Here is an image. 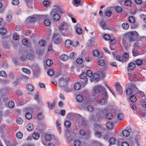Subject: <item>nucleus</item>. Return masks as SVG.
<instances>
[{
  "label": "nucleus",
  "mask_w": 146,
  "mask_h": 146,
  "mask_svg": "<svg viewBox=\"0 0 146 146\" xmlns=\"http://www.w3.org/2000/svg\"><path fill=\"white\" fill-rule=\"evenodd\" d=\"M123 36L128 42L131 44L137 40L139 35L136 31H130L125 33Z\"/></svg>",
  "instance_id": "f257e3e1"
},
{
  "label": "nucleus",
  "mask_w": 146,
  "mask_h": 146,
  "mask_svg": "<svg viewBox=\"0 0 146 146\" xmlns=\"http://www.w3.org/2000/svg\"><path fill=\"white\" fill-rule=\"evenodd\" d=\"M59 29L62 36H68L70 33L68 31L69 26L66 23L62 22L59 27Z\"/></svg>",
  "instance_id": "f03ea898"
},
{
  "label": "nucleus",
  "mask_w": 146,
  "mask_h": 146,
  "mask_svg": "<svg viewBox=\"0 0 146 146\" xmlns=\"http://www.w3.org/2000/svg\"><path fill=\"white\" fill-rule=\"evenodd\" d=\"M127 87L125 91V93L127 95H131L133 93L135 94L138 92V89L133 84H128Z\"/></svg>",
  "instance_id": "7ed1b4c3"
},
{
  "label": "nucleus",
  "mask_w": 146,
  "mask_h": 146,
  "mask_svg": "<svg viewBox=\"0 0 146 146\" xmlns=\"http://www.w3.org/2000/svg\"><path fill=\"white\" fill-rule=\"evenodd\" d=\"M52 39L55 43L57 45H60L63 41L62 38L58 33H54Z\"/></svg>",
  "instance_id": "20e7f679"
},
{
  "label": "nucleus",
  "mask_w": 146,
  "mask_h": 146,
  "mask_svg": "<svg viewBox=\"0 0 146 146\" xmlns=\"http://www.w3.org/2000/svg\"><path fill=\"white\" fill-rule=\"evenodd\" d=\"M65 135L66 139H68L70 137L72 138H75L76 137V135L74 130L67 129L65 130Z\"/></svg>",
  "instance_id": "39448f33"
},
{
  "label": "nucleus",
  "mask_w": 146,
  "mask_h": 146,
  "mask_svg": "<svg viewBox=\"0 0 146 146\" xmlns=\"http://www.w3.org/2000/svg\"><path fill=\"white\" fill-rule=\"evenodd\" d=\"M81 79L80 82L82 85H85L86 84L88 81L87 76L85 72H82L80 75Z\"/></svg>",
  "instance_id": "423d86ee"
},
{
  "label": "nucleus",
  "mask_w": 146,
  "mask_h": 146,
  "mask_svg": "<svg viewBox=\"0 0 146 146\" xmlns=\"http://www.w3.org/2000/svg\"><path fill=\"white\" fill-rule=\"evenodd\" d=\"M69 78H64V77H61L59 79V82L60 85L62 86H64L68 84L69 82Z\"/></svg>",
  "instance_id": "0eeeda50"
},
{
  "label": "nucleus",
  "mask_w": 146,
  "mask_h": 146,
  "mask_svg": "<svg viewBox=\"0 0 146 146\" xmlns=\"http://www.w3.org/2000/svg\"><path fill=\"white\" fill-rule=\"evenodd\" d=\"M43 15L33 16L30 17V20L31 22L34 23L37 20L40 21L41 20V18H42Z\"/></svg>",
  "instance_id": "6e6552de"
},
{
  "label": "nucleus",
  "mask_w": 146,
  "mask_h": 146,
  "mask_svg": "<svg viewBox=\"0 0 146 146\" xmlns=\"http://www.w3.org/2000/svg\"><path fill=\"white\" fill-rule=\"evenodd\" d=\"M116 91L119 94H121L123 93L122 88L119 82H117L115 84Z\"/></svg>",
  "instance_id": "1a4fd4ad"
},
{
  "label": "nucleus",
  "mask_w": 146,
  "mask_h": 146,
  "mask_svg": "<svg viewBox=\"0 0 146 146\" xmlns=\"http://www.w3.org/2000/svg\"><path fill=\"white\" fill-rule=\"evenodd\" d=\"M50 15V16L52 15L54 21H58L60 19V16L58 13H52V12H51Z\"/></svg>",
  "instance_id": "9d476101"
},
{
  "label": "nucleus",
  "mask_w": 146,
  "mask_h": 146,
  "mask_svg": "<svg viewBox=\"0 0 146 146\" xmlns=\"http://www.w3.org/2000/svg\"><path fill=\"white\" fill-rule=\"evenodd\" d=\"M102 87L103 86H102L101 85H97L94 86V92L96 94L99 93L101 90L103 89Z\"/></svg>",
  "instance_id": "9b49d317"
},
{
  "label": "nucleus",
  "mask_w": 146,
  "mask_h": 146,
  "mask_svg": "<svg viewBox=\"0 0 146 146\" xmlns=\"http://www.w3.org/2000/svg\"><path fill=\"white\" fill-rule=\"evenodd\" d=\"M94 127L95 129H99L102 130H104L105 129L103 127V126L100 124H98L97 123H94Z\"/></svg>",
  "instance_id": "f8f14e48"
},
{
  "label": "nucleus",
  "mask_w": 146,
  "mask_h": 146,
  "mask_svg": "<svg viewBox=\"0 0 146 146\" xmlns=\"http://www.w3.org/2000/svg\"><path fill=\"white\" fill-rule=\"evenodd\" d=\"M135 64L131 62L128 65L127 67V70L128 72L130 71L131 70H133L135 68Z\"/></svg>",
  "instance_id": "ddd939ff"
},
{
  "label": "nucleus",
  "mask_w": 146,
  "mask_h": 146,
  "mask_svg": "<svg viewBox=\"0 0 146 146\" xmlns=\"http://www.w3.org/2000/svg\"><path fill=\"white\" fill-rule=\"evenodd\" d=\"M107 68V66H105L104 69H103L100 71V74L101 77L104 78L105 77L106 75L104 71L106 70Z\"/></svg>",
  "instance_id": "4468645a"
},
{
  "label": "nucleus",
  "mask_w": 146,
  "mask_h": 146,
  "mask_svg": "<svg viewBox=\"0 0 146 146\" xmlns=\"http://www.w3.org/2000/svg\"><path fill=\"white\" fill-rule=\"evenodd\" d=\"M61 9L58 6H55L54 8L53 9L51 12L52 13H58L61 12Z\"/></svg>",
  "instance_id": "2eb2a0df"
},
{
  "label": "nucleus",
  "mask_w": 146,
  "mask_h": 146,
  "mask_svg": "<svg viewBox=\"0 0 146 146\" xmlns=\"http://www.w3.org/2000/svg\"><path fill=\"white\" fill-rule=\"evenodd\" d=\"M100 25L102 28L104 30L107 29V26L106 23L103 21H101L100 22Z\"/></svg>",
  "instance_id": "dca6fc26"
},
{
  "label": "nucleus",
  "mask_w": 146,
  "mask_h": 146,
  "mask_svg": "<svg viewBox=\"0 0 146 146\" xmlns=\"http://www.w3.org/2000/svg\"><path fill=\"white\" fill-rule=\"evenodd\" d=\"M34 126L32 123L28 124L26 126V128L29 131H31L34 129Z\"/></svg>",
  "instance_id": "f3484780"
},
{
  "label": "nucleus",
  "mask_w": 146,
  "mask_h": 146,
  "mask_svg": "<svg viewBox=\"0 0 146 146\" xmlns=\"http://www.w3.org/2000/svg\"><path fill=\"white\" fill-rule=\"evenodd\" d=\"M60 58L62 60L66 61L68 59V57L66 54H63L60 56Z\"/></svg>",
  "instance_id": "a211bd4d"
},
{
  "label": "nucleus",
  "mask_w": 146,
  "mask_h": 146,
  "mask_svg": "<svg viewBox=\"0 0 146 146\" xmlns=\"http://www.w3.org/2000/svg\"><path fill=\"white\" fill-rule=\"evenodd\" d=\"M56 103L55 100L51 104H50L49 102H47L48 107L50 110L54 108Z\"/></svg>",
  "instance_id": "6ab92c4d"
},
{
  "label": "nucleus",
  "mask_w": 146,
  "mask_h": 146,
  "mask_svg": "<svg viewBox=\"0 0 146 146\" xmlns=\"http://www.w3.org/2000/svg\"><path fill=\"white\" fill-rule=\"evenodd\" d=\"M106 127L108 129H111L113 127V124L110 122H107L106 124Z\"/></svg>",
  "instance_id": "aec40b11"
},
{
  "label": "nucleus",
  "mask_w": 146,
  "mask_h": 146,
  "mask_svg": "<svg viewBox=\"0 0 146 146\" xmlns=\"http://www.w3.org/2000/svg\"><path fill=\"white\" fill-rule=\"evenodd\" d=\"M72 42L70 39L66 40L65 42V45L67 48L69 47L72 44Z\"/></svg>",
  "instance_id": "412c9836"
},
{
  "label": "nucleus",
  "mask_w": 146,
  "mask_h": 146,
  "mask_svg": "<svg viewBox=\"0 0 146 146\" xmlns=\"http://www.w3.org/2000/svg\"><path fill=\"white\" fill-rule=\"evenodd\" d=\"M26 88L27 90L29 91H32L34 90L33 86L30 84H27Z\"/></svg>",
  "instance_id": "4be33fe9"
},
{
  "label": "nucleus",
  "mask_w": 146,
  "mask_h": 146,
  "mask_svg": "<svg viewBox=\"0 0 146 146\" xmlns=\"http://www.w3.org/2000/svg\"><path fill=\"white\" fill-rule=\"evenodd\" d=\"M122 133L123 136L125 137H128L129 135V132L127 130H123Z\"/></svg>",
  "instance_id": "5701e85b"
},
{
  "label": "nucleus",
  "mask_w": 146,
  "mask_h": 146,
  "mask_svg": "<svg viewBox=\"0 0 146 146\" xmlns=\"http://www.w3.org/2000/svg\"><path fill=\"white\" fill-rule=\"evenodd\" d=\"M76 54L74 52H72L69 55V57L70 59L74 60L76 58Z\"/></svg>",
  "instance_id": "b1692460"
},
{
  "label": "nucleus",
  "mask_w": 146,
  "mask_h": 146,
  "mask_svg": "<svg viewBox=\"0 0 146 146\" xmlns=\"http://www.w3.org/2000/svg\"><path fill=\"white\" fill-rule=\"evenodd\" d=\"M74 88L76 90H79L81 88V85L79 83H76L74 84Z\"/></svg>",
  "instance_id": "393cba45"
},
{
  "label": "nucleus",
  "mask_w": 146,
  "mask_h": 146,
  "mask_svg": "<svg viewBox=\"0 0 146 146\" xmlns=\"http://www.w3.org/2000/svg\"><path fill=\"white\" fill-rule=\"evenodd\" d=\"M121 26L123 29L125 30H127L129 27V24L127 23H123Z\"/></svg>",
  "instance_id": "a878e982"
},
{
  "label": "nucleus",
  "mask_w": 146,
  "mask_h": 146,
  "mask_svg": "<svg viewBox=\"0 0 146 146\" xmlns=\"http://www.w3.org/2000/svg\"><path fill=\"white\" fill-rule=\"evenodd\" d=\"M7 33V29L4 27L1 28L0 29V34L2 35H5Z\"/></svg>",
  "instance_id": "bb28decb"
},
{
  "label": "nucleus",
  "mask_w": 146,
  "mask_h": 146,
  "mask_svg": "<svg viewBox=\"0 0 146 146\" xmlns=\"http://www.w3.org/2000/svg\"><path fill=\"white\" fill-rule=\"evenodd\" d=\"M44 137L45 140L47 141H50L52 139L51 135L50 134H46L45 135Z\"/></svg>",
  "instance_id": "cd10ccee"
},
{
  "label": "nucleus",
  "mask_w": 146,
  "mask_h": 146,
  "mask_svg": "<svg viewBox=\"0 0 146 146\" xmlns=\"http://www.w3.org/2000/svg\"><path fill=\"white\" fill-rule=\"evenodd\" d=\"M135 62L137 65L140 66L143 64V61L142 60L140 59H137L135 61Z\"/></svg>",
  "instance_id": "c85d7f7f"
},
{
  "label": "nucleus",
  "mask_w": 146,
  "mask_h": 146,
  "mask_svg": "<svg viewBox=\"0 0 146 146\" xmlns=\"http://www.w3.org/2000/svg\"><path fill=\"white\" fill-rule=\"evenodd\" d=\"M109 142L110 145L115 144L116 142V139L113 137H111L110 139L109 140Z\"/></svg>",
  "instance_id": "c756f323"
},
{
  "label": "nucleus",
  "mask_w": 146,
  "mask_h": 146,
  "mask_svg": "<svg viewBox=\"0 0 146 146\" xmlns=\"http://www.w3.org/2000/svg\"><path fill=\"white\" fill-rule=\"evenodd\" d=\"M40 135L39 134L36 132H34L32 135L33 138L35 139H37L39 137Z\"/></svg>",
  "instance_id": "7c9ffc66"
},
{
  "label": "nucleus",
  "mask_w": 146,
  "mask_h": 146,
  "mask_svg": "<svg viewBox=\"0 0 146 146\" xmlns=\"http://www.w3.org/2000/svg\"><path fill=\"white\" fill-rule=\"evenodd\" d=\"M117 117L118 120L119 121L122 120L124 117L123 114L121 113H119L117 115Z\"/></svg>",
  "instance_id": "2f4dec72"
},
{
  "label": "nucleus",
  "mask_w": 146,
  "mask_h": 146,
  "mask_svg": "<svg viewBox=\"0 0 146 146\" xmlns=\"http://www.w3.org/2000/svg\"><path fill=\"white\" fill-rule=\"evenodd\" d=\"M74 144L75 146H80L81 142L79 140L76 139L74 141Z\"/></svg>",
  "instance_id": "473e14b6"
},
{
  "label": "nucleus",
  "mask_w": 146,
  "mask_h": 146,
  "mask_svg": "<svg viewBox=\"0 0 146 146\" xmlns=\"http://www.w3.org/2000/svg\"><path fill=\"white\" fill-rule=\"evenodd\" d=\"M25 116L26 118L29 120L32 117L31 114L28 112H27L26 113Z\"/></svg>",
  "instance_id": "72a5a7b5"
},
{
  "label": "nucleus",
  "mask_w": 146,
  "mask_h": 146,
  "mask_svg": "<svg viewBox=\"0 0 146 146\" xmlns=\"http://www.w3.org/2000/svg\"><path fill=\"white\" fill-rule=\"evenodd\" d=\"M16 122L18 124H21L23 123V120L20 117H18L16 120Z\"/></svg>",
  "instance_id": "f704fd0d"
},
{
  "label": "nucleus",
  "mask_w": 146,
  "mask_h": 146,
  "mask_svg": "<svg viewBox=\"0 0 146 146\" xmlns=\"http://www.w3.org/2000/svg\"><path fill=\"white\" fill-rule=\"evenodd\" d=\"M93 146H103L102 144L98 141H94L92 142Z\"/></svg>",
  "instance_id": "c9c22d12"
},
{
  "label": "nucleus",
  "mask_w": 146,
  "mask_h": 146,
  "mask_svg": "<svg viewBox=\"0 0 146 146\" xmlns=\"http://www.w3.org/2000/svg\"><path fill=\"white\" fill-rule=\"evenodd\" d=\"M77 100L79 102H82L83 100V96L81 95H78L76 97Z\"/></svg>",
  "instance_id": "e433bc0d"
},
{
  "label": "nucleus",
  "mask_w": 146,
  "mask_h": 146,
  "mask_svg": "<svg viewBox=\"0 0 146 146\" xmlns=\"http://www.w3.org/2000/svg\"><path fill=\"white\" fill-rule=\"evenodd\" d=\"M87 109L88 111L92 112L94 111V108L93 106L92 107L91 105H89L87 106Z\"/></svg>",
  "instance_id": "4c0bfd02"
},
{
  "label": "nucleus",
  "mask_w": 146,
  "mask_h": 146,
  "mask_svg": "<svg viewBox=\"0 0 146 146\" xmlns=\"http://www.w3.org/2000/svg\"><path fill=\"white\" fill-rule=\"evenodd\" d=\"M106 118L108 119H111L113 117V116L111 113H108L106 115Z\"/></svg>",
  "instance_id": "58836bf2"
},
{
  "label": "nucleus",
  "mask_w": 146,
  "mask_h": 146,
  "mask_svg": "<svg viewBox=\"0 0 146 146\" xmlns=\"http://www.w3.org/2000/svg\"><path fill=\"white\" fill-rule=\"evenodd\" d=\"M102 94L104 97L106 98H108V94L107 91H106V90L105 88H104V89L102 91Z\"/></svg>",
  "instance_id": "ea45409f"
},
{
  "label": "nucleus",
  "mask_w": 146,
  "mask_h": 146,
  "mask_svg": "<svg viewBox=\"0 0 146 146\" xmlns=\"http://www.w3.org/2000/svg\"><path fill=\"white\" fill-rule=\"evenodd\" d=\"M22 42L23 45L27 46H28L29 44L28 40L26 38L23 39L22 41Z\"/></svg>",
  "instance_id": "a19ab883"
},
{
  "label": "nucleus",
  "mask_w": 146,
  "mask_h": 146,
  "mask_svg": "<svg viewBox=\"0 0 146 146\" xmlns=\"http://www.w3.org/2000/svg\"><path fill=\"white\" fill-rule=\"evenodd\" d=\"M44 118V116L42 113H40L38 114L36 116V119L38 120H41Z\"/></svg>",
  "instance_id": "79ce46f5"
},
{
  "label": "nucleus",
  "mask_w": 146,
  "mask_h": 146,
  "mask_svg": "<svg viewBox=\"0 0 146 146\" xmlns=\"http://www.w3.org/2000/svg\"><path fill=\"white\" fill-rule=\"evenodd\" d=\"M43 5L44 7H47L50 6V1L48 0H44L43 2Z\"/></svg>",
  "instance_id": "37998d69"
},
{
  "label": "nucleus",
  "mask_w": 146,
  "mask_h": 146,
  "mask_svg": "<svg viewBox=\"0 0 146 146\" xmlns=\"http://www.w3.org/2000/svg\"><path fill=\"white\" fill-rule=\"evenodd\" d=\"M22 71L25 73L28 74H30L31 73V72L30 70L25 68H23L22 69Z\"/></svg>",
  "instance_id": "c03bdc74"
},
{
  "label": "nucleus",
  "mask_w": 146,
  "mask_h": 146,
  "mask_svg": "<svg viewBox=\"0 0 146 146\" xmlns=\"http://www.w3.org/2000/svg\"><path fill=\"white\" fill-rule=\"evenodd\" d=\"M129 22L132 23H134L135 22V20L134 17L132 16H130L128 19Z\"/></svg>",
  "instance_id": "a18cd8bd"
},
{
  "label": "nucleus",
  "mask_w": 146,
  "mask_h": 146,
  "mask_svg": "<svg viewBox=\"0 0 146 146\" xmlns=\"http://www.w3.org/2000/svg\"><path fill=\"white\" fill-rule=\"evenodd\" d=\"M137 113H138L139 115L141 117H145L146 116V114L144 112L141 113L140 111H137Z\"/></svg>",
  "instance_id": "49530a36"
},
{
  "label": "nucleus",
  "mask_w": 146,
  "mask_h": 146,
  "mask_svg": "<svg viewBox=\"0 0 146 146\" xmlns=\"http://www.w3.org/2000/svg\"><path fill=\"white\" fill-rule=\"evenodd\" d=\"M46 63L47 66H50L52 65L53 62L51 60L48 59L46 61Z\"/></svg>",
  "instance_id": "de8ad7c7"
},
{
  "label": "nucleus",
  "mask_w": 146,
  "mask_h": 146,
  "mask_svg": "<svg viewBox=\"0 0 146 146\" xmlns=\"http://www.w3.org/2000/svg\"><path fill=\"white\" fill-rule=\"evenodd\" d=\"M47 74L49 76H52L54 74V71L52 69L49 70L48 71Z\"/></svg>",
  "instance_id": "09e8293b"
},
{
  "label": "nucleus",
  "mask_w": 146,
  "mask_h": 146,
  "mask_svg": "<svg viewBox=\"0 0 146 146\" xmlns=\"http://www.w3.org/2000/svg\"><path fill=\"white\" fill-rule=\"evenodd\" d=\"M131 101L132 102H135L137 100L136 97L134 95H132L130 98Z\"/></svg>",
  "instance_id": "8fccbe9b"
},
{
  "label": "nucleus",
  "mask_w": 146,
  "mask_h": 146,
  "mask_svg": "<svg viewBox=\"0 0 146 146\" xmlns=\"http://www.w3.org/2000/svg\"><path fill=\"white\" fill-rule=\"evenodd\" d=\"M92 53L94 56L95 57H98L100 53L98 50H93Z\"/></svg>",
  "instance_id": "3c124183"
},
{
  "label": "nucleus",
  "mask_w": 146,
  "mask_h": 146,
  "mask_svg": "<svg viewBox=\"0 0 146 146\" xmlns=\"http://www.w3.org/2000/svg\"><path fill=\"white\" fill-rule=\"evenodd\" d=\"M116 60L118 61H121L122 62H124L123 60V57L120 55H118L116 56Z\"/></svg>",
  "instance_id": "603ef678"
},
{
  "label": "nucleus",
  "mask_w": 146,
  "mask_h": 146,
  "mask_svg": "<svg viewBox=\"0 0 146 146\" xmlns=\"http://www.w3.org/2000/svg\"><path fill=\"white\" fill-rule=\"evenodd\" d=\"M44 24L46 26H49L50 23V21L49 19H45L44 22Z\"/></svg>",
  "instance_id": "864d4df0"
},
{
  "label": "nucleus",
  "mask_w": 146,
  "mask_h": 146,
  "mask_svg": "<svg viewBox=\"0 0 146 146\" xmlns=\"http://www.w3.org/2000/svg\"><path fill=\"white\" fill-rule=\"evenodd\" d=\"M8 105L9 108H12L14 107V104L13 101H10L8 102Z\"/></svg>",
  "instance_id": "5fc2aeb1"
},
{
  "label": "nucleus",
  "mask_w": 146,
  "mask_h": 146,
  "mask_svg": "<svg viewBox=\"0 0 146 146\" xmlns=\"http://www.w3.org/2000/svg\"><path fill=\"white\" fill-rule=\"evenodd\" d=\"M100 104L102 105L106 104L107 103V100L104 98H102L100 100Z\"/></svg>",
  "instance_id": "6e6d98bb"
},
{
  "label": "nucleus",
  "mask_w": 146,
  "mask_h": 146,
  "mask_svg": "<svg viewBox=\"0 0 146 146\" xmlns=\"http://www.w3.org/2000/svg\"><path fill=\"white\" fill-rule=\"evenodd\" d=\"M64 125L66 127H70L71 126V123L69 121H66L64 122Z\"/></svg>",
  "instance_id": "4d7b16f0"
},
{
  "label": "nucleus",
  "mask_w": 146,
  "mask_h": 146,
  "mask_svg": "<svg viewBox=\"0 0 146 146\" xmlns=\"http://www.w3.org/2000/svg\"><path fill=\"white\" fill-rule=\"evenodd\" d=\"M0 76L3 77H7V74L5 71H0Z\"/></svg>",
  "instance_id": "13d9d810"
},
{
  "label": "nucleus",
  "mask_w": 146,
  "mask_h": 146,
  "mask_svg": "<svg viewBox=\"0 0 146 146\" xmlns=\"http://www.w3.org/2000/svg\"><path fill=\"white\" fill-rule=\"evenodd\" d=\"M115 10L117 13H120L122 11V8L119 6H116L115 7Z\"/></svg>",
  "instance_id": "bf43d9fd"
},
{
  "label": "nucleus",
  "mask_w": 146,
  "mask_h": 146,
  "mask_svg": "<svg viewBox=\"0 0 146 146\" xmlns=\"http://www.w3.org/2000/svg\"><path fill=\"white\" fill-rule=\"evenodd\" d=\"M86 73L89 77H92L93 75L92 71L90 70H88Z\"/></svg>",
  "instance_id": "052dcab7"
},
{
  "label": "nucleus",
  "mask_w": 146,
  "mask_h": 146,
  "mask_svg": "<svg viewBox=\"0 0 146 146\" xmlns=\"http://www.w3.org/2000/svg\"><path fill=\"white\" fill-rule=\"evenodd\" d=\"M136 41V42L134 44L133 46L134 47L138 48L140 46L141 43L137 40Z\"/></svg>",
  "instance_id": "680f3d73"
},
{
  "label": "nucleus",
  "mask_w": 146,
  "mask_h": 146,
  "mask_svg": "<svg viewBox=\"0 0 146 146\" xmlns=\"http://www.w3.org/2000/svg\"><path fill=\"white\" fill-rule=\"evenodd\" d=\"M76 31L77 34L79 35L82 34V29L79 27L76 28Z\"/></svg>",
  "instance_id": "e2e57ef3"
},
{
  "label": "nucleus",
  "mask_w": 146,
  "mask_h": 146,
  "mask_svg": "<svg viewBox=\"0 0 146 146\" xmlns=\"http://www.w3.org/2000/svg\"><path fill=\"white\" fill-rule=\"evenodd\" d=\"M16 136L18 139H21L23 137L22 133L20 132H17L16 133Z\"/></svg>",
  "instance_id": "0e129e2a"
},
{
  "label": "nucleus",
  "mask_w": 146,
  "mask_h": 146,
  "mask_svg": "<svg viewBox=\"0 0 146 146\" xmlns=\"http://www.w3.org/2000/svg\"><path fill=\"white\" fill-rule=\"evenodd\" d=\"M93 79L95 80L98 79L99 77V74L97 73H95L93 74L92 76Z\"/></svg>",
  "instance_id": "69168bd1"
},
{
  "label": "nucleus",
  "mask_w": 146,
  "mask_h": 146,
  "mask_svg": "<svg viewBox=\"0 0 146 146\" xmlns=\"http://www.w3.org/2000/svg\"><path fill=\"white\" fill-rule=\"evenodd\" d=\"M34 56L31 54H28L26 55V58L29 60H31L34 57Z\"/></svg>",
  "instance_id": "338daca9"
},
{
  "label": "nucleus",
  "mask_w": 146,
  "mask_h": 146,
  "mask_svg": "<svg viewBox=\"0 0 146 146\" xmlns=\"http://www.w3.org/2000/svg\"><path fill=\"white\" fill-rule=\"evenodd\" d=\"M17 145V143L14 142V143H11L10 142H7V146H15Z\"/></svg>",
  "instance_id": "774afa93"
}]
</instances>
